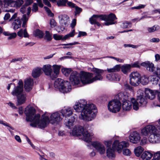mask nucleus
Here are the masks:
<instances>
[{
  "mask_svg": "<svg viewBox=\"0 0 160 160\" xmlns=\"http://www.w3.org/2000/svg\"><path fill=\"white\" fill-rule=\"evenodd\" d=\"M131 68V65L127 64H125L120 67L122 72L125 74H127L129 72Z\"/></svg>",
  "mask_w": 160,
  "mask_h": 160,
  "instance_id": "72a5a7b5",
  "label": "nucleus"
},
{
  "mask_svg": "<svg viewBox=\"0 0 160 160\" xmlns=\"http://www.w3.org/2000/svg\"><path fill=\"white\" fill-rule=\"evenodd\" d=\"M159 76L153 75L151 76L150 81L153 84H157L159 82Z\"/></svg>",
  "mask_w": 160,
  "mask_h": 160,
  "instance_id": "58836bf2",
  "label": "nucleus"
},
{
  "mask_svg": "<svg viewBox=\"0 0 160 160\" xmlns=\"http://www.w3.org/2000/svg\"><path fill=\"white\" fill-rule=\"evenodd\" d=\"M146 13V12H144L142 13V15H143V16L141 18V19L142 20L144 18H152V17L151 16H148L147 15H146L145 14Z\"/></svg>",
  "mask_w": 160,
  "mask_h": 160,
  "instance_id": "680f3d73",
  "label": "nucleus"
},
{
  "mask_svg": "<svg viewBox=\"0 0 160 160\" xmlns=\"http://www.w3.org/2000/svg\"><path fill=\"white\" fill-rule=\"evenodd\" d=\"M40 115L39 114L35 115L34 118H32V121L30 122H33L30 124V126L33 127H36L38 125L39 128L41 129L45 128L48 123L49 118L48 117L42 115L40 121Z\"/></svg>",
  "mask_w": 160,
  "mask_h": 160,
  "instance_id": "9d476101",
  "label": "nucleus"
},
{
  "mask_svg": "<svg viewBox=\"0 0 160 160\" xmlns=\"http://www.w3.org/2000/svg\"><path fill=\"white\" fill-rule=\"evenodd\" d=\"M152 160H160V151L154 153L153 158Z\"/></svg>",
  "mask_w": 160,
  "mask_h": 160,
  "instance_id": "09e8293b",
  "label": "nucleus"
},
{
  "mask_svg": "<svg viewBox=\"0 0 160 160\" xmlns=\"http://www.w3.org/2000/svg\"><path fill=\"white\" fill-rule=\"evenodd\" d=\"M36 110L32 107H28L25 109L24 113L26 116V120L27 122L32 121V118H34Z\"/></svg>",
  "mask_w": 160,
  "mask_h": 160,
  "instance_id": "f3484780",
  "label": "nucleus"
},
{
  "mask_svg": "<svg viewBox=\"0 0 160 160\" xmlns=\"http://www.w3.org/2000/svg\"><path fill=\"white\" fill-rule=\"evenodd\" d=\"M53 37L54 39L56 40H62V36L58 35L57 34H54L53 35Z\"/></svg>",
  "mask_w": 160,
  "mask_h": 160,
  "instance_id": "6e6d98bb",
  "label": "nucleus"
},
{
  "mask_svg": "<svg viewBox=\"0 0 160 160\" xmlns=\"http://www.w3.org/2000/svg\"><path fill=\"white\" fill-rule=\"evenodd\" d=\"M120 70V65L117 64L111 68H107V70L109 73H114L119 71Z\"/></svg>",
  "mask_w": 160,
  "mask_h": 160,
  "instance_id": "c9c22d12",
  "label": "nucleus"
},
{
  "mask_svg": "<svg viewBox=\"0 0 160 160\" xmlns=\"http://www.w3.org/2000/svg\"><path fill=\"white\" fill-rule=\"evenodd\" d=\"M131 67L133 68H140V66L139 62H135L134 63L132 64Z\"/></svg>",
  "mask_w": 160,
  "mask_h": 160,
  "instance_id": "338daca9",
  "label": "nucleus"
},
{
  "mask_svg": "<svg viewBox=\"0 0 160 160\" xmlns=\"http://www.w3.org/2000/svg\"><path fill=\"white\" fill-rule=\"evenodd\" d=\"M12 93L13 96L17 97L18 105L22 104L25 102L26 95L23 92V83L21 80L19 81L18 86H15Z\"/></svg>",
  "mask_w": 160,
  "mask_h": 160,
  "instance_id": "0eeeda50",
  "label": "nucleus"
},
{
  "mask_svg": "<svg viewBox=\"0 0 160 160\" xmlns=\"http://www.w3.org/2000/svg\"><path fill=\"white\" fill-rule=\"evenodd\" d=\"M44 116L48 117L49 118V121L52 124H58L62 121V117L60 111L52 113L50 116L49 118L48 116L43 114Z\"/></svg>",
  "mask_w": 160,
  "mask_h": 160,
  "instance_id": "4468645a",
  "label": "nucleus"
},
{
  "mask_svg": "<svg viewBox=\"0 0 160 160\" xmlns=\"http://www.w3.org/2000/svg\"><path fill=\"white\" fill-rule=\"evenodd\" d=\"M141 65L144 67L147 71L155 74L157 68L154 67V64L152 63L146 61L142 63Z\"/></svg>",
  "mask_w": 160,
  "mask_h": 160,
  "instance_id": "5701e85b",
  "label": "nucleus"
},
{
  "mask_svg": "<svg viewBox=\"0 0 160 160\" xmlns=\"http://www.w3.org/2000/svg\"><path fill=\"white\" fill-rule=\"evenodd\" d=\"M38 10V7L37 3H34L32 6V11L36 12Z\"/></svg>",
  "mask_w": 160,
  "mask_h": 160,
  "instance_id": "13d9d810",
  "label": "nucleus"
},
{
  "mask_svg": "<svg viewBox=\"0 0 160 160\" xmlns=\"http://www.w3.org/2000/svg\"><path fill=\"white\" fill-rule=\"evenodd\" d=\"M160 41V39L158 38H153L150 40V41L153 42H158Z\"/></svg>",
  "mask_w": 160,
  "mask_h": 160,
  "instance_id": "69168bd1",
  "label": "nucleus"
},
{
  "mask_svg": "<svg viewBox=\"0 0 160 160\" xmlns=\"http://www.w3.org/2000/svg\"><path fill=\"white\" fill-rule=\"evenodd\" d=\"M160 28V27L159 25H155L152 27H148L147 28V30L149 32L151 33L158 31L159 30Z\"/></svg>",
  "mask_w": 160,
  "mask_h": 160,
  "instance_id": "ea45409f",
  "label": "nucleus"
},
{
  "mask_svg": "<svg viewBox=\"0 0 160 160\" xmlns=\"http://www.w3.org/2000/svg\"><path fill=\"white\" fill-rule=\"evenodd\" d=\"M138 95L137 96L136 100L133 98L131 99L133 104V109L136 111L139 109V105L138 102H139L140 106L142 107L145 106L147 102L146 97L144 96V91L143 90L139 89L138 91Z\"/></svg>",
  "mask_w": 160,
  "mask_h": 160,
  "instance_id": "6e6552de",
  "label": "nucleus"
},
{
  "mask_svg": "<svg viewBox=\"0 0 160 160\" xmlns=\"http://www.w3.org/2000/svg\"><path fill=\"white\" fill-rule=\"evenodd\" d=\"M124 46L125 48L127 47H131L133 48H136L138 47L137 46L130 44H124Z\"/></svg>",
  "mask_w": 160,
  "mask_h": 160,
  "instance_id": "0e129e2a",
  "label": "nucleus"
},
{
  "mask_svg": "<svg viewBox=\"0 0 160 160\" xmlns=\"http://www.w3.org/2000/svg\"><path fill=\"white\" fill-rule=\"evenodd\" d=\"M22 0H17L16 1L12 0H5L3 1V3L5 7L8 6L13 7H19L23 3Z\"/></svg>",
  "mask_w": 160,
  "mask_h": 160,
  "instance_id": "6ab92c4d",
  "label": "nucleus"
},
{
  "mask_svg": "<svg viewBox=\"0 0 160 160\" xmlns=\"http://www.w3.org/2000/svg\"><path fill=\"white\" fill-rule=\"evenodd\" d=\"M80 75L76 71L71 72L69 78L70 81L73 85L78 84L80 82L79 78Z\"/></svg>",
  "mask_w": 160,
  "mask_h": 160,
  "instance_id": "aec40b11",
  "label": "nucleus"
},
{
  "mask_svg": "<svg viewBox=\"0 0 160 160\" xmlns=\"http://www.w3.org/2000/svg\"><path fill=\"white\" fill-rule=\"evenodd\" d=\"M94 18H99L101 20L105 21L106 22H105L104 24L106 26L113 24L117 22L115 21L117 19L115 15L112 13H110L108 15H93L91 18H90L89 21L92 24H95L99 26H100V24L97 21L96 19Z\"/></svg>",
  "mask_w": 160,
  "mask_h": 160,
  "instance_id": "7ed1b4c3",
  "label": "nucleus"
},
{
  "mask_svg": "<svg viewBox=\"0 0 160 160\" xmlns=\"http://www.w3.org/2000/svg\"><path fill=\"white\" fill-rule=\"evenodd\" d=\"M54 86L56 89L64 93L70 92L72 89L69 82L59 78L57 79L54 82Z\"/></svg>",
  "mask_w": 160,
  "mask_h": 160,
  "instance_id": "1a4fd4ad",
  "label": "nucleus"
},
{
  "mask_svg": "<svg viewBox=\"0 0 160 160\" xmlns=\"http://www.w3.org/2000/svg\"><path fill=\"white\" fill-rule=\"evenodd\" d=\"M72 111L71 108L67 107L64 108L60 111L62 116L65 118L64 124L69 129H71L73 125L74 122L77 118V115L75 114L70 118V116L72 114Z\"/></svg>",
  "mask_w": 160,
  "mask_h": 160,
  "instance_id": "20e7f679",
  "label": "nucleus"
},
{
  "mask_svg": "<svg viewBox=\"0 0 160 160\" xmlns=\"http://www.w3.org/2000/svg\"><path fill=\"white\" fill-rule=\"evenodd\" d=\"M153 125L154 127L158 130H160V118L158 119V121L154 123H152L151 124L146 125L145 127L142 128L141 130V133L142 135L147 136L149 135V136H150L151 133V132H148V134L147 133V131H148L147 128H149L150 126Z\"/></svg>",
  "mask_w": 160,
  "mask_h": 160,
  "instance_id": "dca6fc26",
  "label": "nucleus"
},
{
  "mask_svg": "<svg viewBox=\"0 0 160 160\" xmlns=\"http://www.w3.org/2000/svg\"><path fill=\"white\" fill-rule=\"evenodd\" d=\"M17 13H15L9 20V21H13L12 24V26L14 30L20 28L22 21L21 18L20 19L19 17L17 18Z\"/></svg>",
  "mask_w": 160,
  "mask_h": 160,
  "instance_id": "a211bd4d",
  "label": "nucleus"
},
{
  "mask_svg": "<svg viewBox=\"0 0 160 160\" xmlns=\"http://www.w3.org/2000/svg\"><path fill=\"white\" fill-rule=\"evenodd\" d=\"M18 35L19 37H23V36L25 38H28L29 35L27 31L26 28H25L24 30L22 29H20L18 32Z\"/></svg>",
  "mask_w": 160,
  "mask_h": 160,
  "instance_id": "4c0bfd02",
  "label": "nucleus"
},
{
  "mask_svg": "<svg viewBox=\"0 0 160 160\" xmlns=\"http://www.w3.org/2000/svg\"><path fill=\"white\" fill-rule=\"evenodd\" d=\"M144 92L146 98L151 100L154 98L156 94L158 92L156 90H153L148 88H145Z\"/></svg>",
  "mask_w": 160,
  "mask_h": 160,
  "instance_id": "b1692460",
  "label": "nucleus"
},
{
  "mask_svg": "<svg viewBox=\"0 0 160 160\" xmlns=\"http://www.w3.org/2000/svg\"><path fill=\"white\" fill-rule=\"evenodd\" d=\"M143 151V148L140 146H139L134 149V152L135 155L139 157L141 155Z\"/></svg>",
  "mask_w": 160,
  "mask_h": 160,
  "instance_id": "e433bc0d",
  "label": "nucleus"
},
{
  "mask_svg": "<svg viewBox=\"0 0 160 160\" xmlns=\"http://www.w3.org/2000/svg\"><path fill=\"white\" fill-rule=\"evenodd\" d=\"M50 24L51 28L55 27L57 25V23L53 19H51L50 20Z\"/></svg>",
  "mask_w": 160,
  "mask_h": 160,
  "instance_id": "603ef678",
  "label": "nucleus"
},
{
  "mask_svg": "<svg viewBox=\"0 0 160 160\" xmlns=\"http://www.w3.org/2000/svg\"><path fill=\"white\" fill-rule=\"evenodd\" d=\"M112 141L111 140L105 141H104L103 143L107 147H108V148H110L109 147L111 146L112 144Z\"/></svg>",
  "mask_w": 160,
  "mask_h": 160,
  "instance_id": "4d7b16f0",
  "label": "nucleus"
},
{
  "mask_svg": "<svg viewBox=\"0 0 160 160\" xmlns=\"http://www.w3.org/2000/svg\"><path fill=\"white\" fill-rule=\"evenodd\" d=\"M71 133L74 136H81V138L87 142L91 141L93 135L92 133L89 132L87 129L80 126H75Z\"/></svg>",
  "mask_w": 160,
  "mask_h": 160,
  "instance_id": "423d86ee",
  "label": "nucleus"
},
{
  "mask_svg": "<svg viewBox=\"0 0 160 160\" xmlns=\"http://www.w3.org/2000/svg\"><path fill=\"white\" fill-rule=\"evenodd\" d=\"M0 124H2L4 126L8 127V129L9 130V132H10V133H12V131L10 130V129H11L12 130H14V128L10 126L8 123H7L6 122H4L3 121L1 120H0Z\"/></svg>",
  "mask_w": 160,
  "mask_h": 160,
  "instance_id": "a18cd8bd",
  "label": "nucleus"
},
{
  "mask_svg": "<svg viewBox=\"0 0 160 160\" xmlns=\"http://www.w3.org/2000/svg\"><path fill=\"white\" fill-rule=\"evenodd\" d=\"M95 76L93 77V74L92 73L86 72L83 71L81 72L80 77V82L83 84H87L91 83L97 80H102L103 77L102 74L105 70L100 69L97 68L93 69Z\"/></svg>",
  "mask_w": 160,
  "mask_h": 160,
  "instance_id": "f03ea898",
  "label": "nucleus"
},
{
  "mask_svg": "<svg viewBox=\"0 0 160 160\" xmlns=\"http://www.w3.org/2000/svg\"><path fill=\"white\" fill-rule=\"evenodd\" d=\"M106 78L108 80L111 81H118L120 79V76L118 73H111L108 74Z\"/></svg>",
  "mask_w": 160,
  "mask_h": 160,
  "instance_id": "c756f323",
  "label": "nucleus"
},
{
  "mask_svg": "<svg viewBox=\"0 0 160 160\" xmlns=\"http://www.w3.org/2000/svg\"><path fill=\"white\" fill-rule=\"evenodd\" d=\"M67 4L68 5V6L71 8H74L76 6V5L75 4L71 2L68 1V0L67 2Z\"/></svg>",
  "mask_w": 160,
  "mask_h": 160,
  "instance_id": "5fc2aeb1",
  "label": "nucleus"
},
{
  "mask_svg": "<svg viewBox=\"0 0 160 160\" xmlns=\"http://www.w3.org/2000/svg\"><path fill=\"white\" fill-rule=\"evenodd\" d=\"M60 23L62 25L65 26L68 25V22L69 21V17L66 15H61L59 16Z\"/></svg>",
  "mask_w": 160,
  "mask_h": 160,
  "instance_id": "7c9ffc66",
  "label": "nucleus"
},
{
  "mask_svg": "<svg viewBox=\"0 0 160 160\" xmlns=\"http://www.w3.org/2000/svg\"><path fill=\"white\" fill-rule=\"evenodd\" d=\"M61 66L57 65H53L52 66L53 72L52 71V74L51 76V79L53 80L57 78L58 76Z\"/></svg>",
  "mask_w": 160,
  "mask_h": 160,
  "instance_id": "bb28decb",
  "label": "nucleus"
},
{
  "mask_svg": "<svg viewBox=\"0 0 160 160\" xmlns=\"http://www.w3.org/2000/svg\"><path fill=\"white\" fill-rule=\"evenodd\" d=\"M73 108L76 112L81 113L80 119L86 122L93 120L97 112L96 106L92 103L87 104L86 100L84 99L76 102Z\"/></svg>",
  "mask_w": 160,
  "mask_h": 160,
  "instance_id": "f257e3e1",
  "label": "nucleus"
},
{
  "mask_svg": "<svg viewBox=\"0 0 160 160\" xmlns=\"http://www.w3.org/2000/svg\"><path fill=\"white\" fill-rule=\"evenodd\" d=\"M68 0H57V4L58 7H65L66 6Z\"/></svg>",
  "mask_w": 160,
  "mask_h": 160,
  "instance_id": "c03bdc74",
  "label": "nucleus"
},
{
  "mask_svg": "<svg viewBox=\"0 0 160 160\" xmlns=\"http://www.w3.org/2000/svg\"><path fill=\"white\" fill-rule=\"evenodd\" d=\"M92 145L100 154L105 153L106 149L102 144L98 142H94L92 143Z\"/></svg>",
  "mask_w": 160,
  "mask_h": 160,
  "instance_id": "412c9836",
  "label": "nucleus"
},
{
  "mask_svg": "<svg viewBox=\"0 0 160 160\" xmlns=\"http://www.w3.org/2000/svg\"><path fill=\"white\" fill-rule=\"evenodd\" d=\"M141 76L138 72L137 71L132 72L129 76L130 84L134 87L138 86L139 85Z\"/></svg>",
  "mask_w": 160,
  "mask_h": 160,
  "instance_id": "2eb2a0df",
  "label": "nucleus"
},
{
  "mask_svg": "<svg viewBox=\"0 0 160 160\" xmlns=\"http://www.w3.org/2000/svg\"><path fill=\"white\" fill-rule=\"evenodd\" d=\"M42 70L46 75L49 76L51 78V75L52 74L51 65L49 64L45 65L42 68Z\"/></svg>",
  "mask_w": 160,
  "mask_h": 160,
  "instance_id": "cd10ccee",
  "label": "nucleus"
},
{
  "mask_svg": "<svg viewBox=\"0 0 160 160\" xmlns=\"http://www.w3.org/2000/svg\"><path fill=\"white\" fill-rule=\"evenodd\" d=\"M75 8V11H74L75 15L76 16L77 15H79V14L82 11V9L77 6L74 8Z\"/></svg>",
  "mask_w": 160,
  "mask_h": 160,
  "instance_id": "de8ad7c7",
  "label": "nucleus"
},
{
  "mask_svg": "<svg viewBox=\"0 0 160 160\" xmlns=\"http://www.w3.org/2000/svg\"><path fill=\"white\" fill-rule=\"evenodd\" d=\"M62 71L66 76L68 77L71 72V69L64 68L62 69Z\"/></svg>",
  "mask_w": 160,
  "mask_h": 160,
  "instance_id": "49530a36",
  "label": "nucleus"
},
{
  "mask_svg": "<svg viewBox=\"0 0 160 160\" xmlns=\"http://www.w3.org/2000/svg\"><path fill=\"white\" fill-rule=\"evenodd\" d=\"M34 82L33 80L31 78H27L24 81V88L27 92H29L32 88Z\"/></svg>",
  "mask_w": 160,
  "mask_h": 160,
  "instance_id": "a878e982",
  "label": "nucleus"
},
{
  "mask_svg": "<svg viewBox=\"0 0 160 160\" xmlns=\"http://www.w3.org/2000/svg\"><path fill=\"white\" fill-rule=\"evenodd\" d=\"M22 58H16L12 59L11 61V62H15L17 61H22Z\"/></svg>",
  "mask_w": 160,
  "mask_h": 160,
  "instance_id": "052dcab7",
  "label": "nucleus"
},
{
  "mask_svg": "<svg viewBox=\"0 0 160 160\" xmlns=\"http://www.w3.org/2000/svg\"><path fill=\"white\" fill-rule=\"evenodd\" d=\"M153 156V154L149 151H145L141 155V158L143 160L150 159Z\"/></svg>",
  "mask_w": 160,
  "mask_h": 160,
  "instance_id": "f704fd0d",
  "label": "nucleus"
},
{
  "mask_svg": "<svg viewBox=\"0 0 160 160\" xmlns=\"http://www.w3.org/2000/svg\"><path fill=\"white\" fill-rule=\"evenodd\" d=\"M31 11V8L26 5H23L20 9V12L23 14L26 12L27 14H24L21 18L22 22V27L24 28L26 27V24L30 17Z\"/></svg>",
  "mask_w": 160,
  "mask_h": 160,
  "instance_id": "f8f14e48",
  "label": "nucleus"
},
{
  "mask_svg": "<svg viewBox=\"0 0 160 160\" xmlns=\"http://www.w3.org/2000/svg\"><path fill=\"white\" fill-rule=\"evenodd\" d=\"M145 6L146 5L140 4L138 6L131 7L130 8V9L132 10H133L134 9H140L144 8Z\"/></svg>",
  "mask_w": 160,
  "mask_h": 160,
  "instance_id": "8fccbe9b",
  "label": "nucleus"
},
{
  "mask_svg": "<svg viewBox=\"0 0 160 160\" xmlns=\"http://www.w3.org/2000/svg\"><path fill=\"white\" fill-rule=\"evenodd\" d=\"M87 35V33L86 32L82 31H79L78 32V34L77 36L78 38L80 37L81 36H84Z\"/></svg>",
  "mask_w": 160,
  "mask_h": 160,
  "instance_id": "e2e57ef3",
  "label": "nucleus"
},
{
  "mask_svg": "<svg viewBox=\"0 0 160 160\" xmlns=\"http://www.w3.org/2000/svg\"><path fill=\"white\" fill-rule=\"evenodd\" d=\"M44 38L47 41H50L52 39V34L49 31H46L45 32Z\"/></svg>",
  "mask_w": 160,
  "mask_h": 160,
  "instance_id": "37998d69",
  "label": "nucleus"
},
{
  "mask_svg": "<svg viewBox=\"0 0 160 160\" xmlns=\"http://www.w3.org/2000/svg\"><path fill=\"white\" fill-rule=\"evenodd\" d=\"M108 58H112L113 59H115V60H116L118 62H119L120 63H123L124 62V60L123 59H120L119 58H115V57H112V56H109L108 57Z\"/></svg>",
  "mask_w": 160,
  "mask_h": 160,
  "instance_id": "bf43d9fd",
  "label": "nucleus"
},
{
  "mask_svg": "<svg viewBox=\"0 0 160 160\" xmlns=\"http://www.w3.org/2000/svg\"><path fill=\"white\" fill-rule=\"evenodd\" d=\"M129 145V143L127 141H122L120 142L118 140H115L112 144L113 149L108 148L107 149V156L108 158H111L115 157V155L114 150H116L119 153L121 152L122 148L128 147Z\"/></svg>",
  "mask_w": 160,
  "mask_h": 160,
  "instance_id": "39448f33",
  "label": "nucleus"
},
{
  "mask_svg": "<svg viewBox=\"0 0 160 160\" xmlns=\"http://www.w3.org/2000/svg\"><path fill=\"white\" fill-rule=\"evenodd\" d=\"M121 102L119 101L114 99L110 101L108 104V108L109 111L114 113L119 111L121 108Z\"/></svg>",
  "mask_w": 160,
  "mask_h": 160,
  "instance_id": "ddd939ff",
  "label": "nucleus"
},
{
  "mask_svg": "<svg viewBox=\"0 0 160 160\" xmlns=\"http://www.w3.org/2000/svg\"><path fill=\"white\" fill-rule=\"evenodd\" d=\"M129 138L130 142L134 144L138 143L141 139L140 135L136 131L132 132L129 136Z\"/></svg>",
  "mask_w": 160,
  "mask_h": 160,
  "instance_id": "4be33fe9",
  "label": "nucleus"
},
{
  "mask_svg": "<svg viewBox=\"0 0 160 160\" xmlns=\"http://www.w3.org/2000/svg\"><path fill=\"white\" fill-rule=\"evenodd\" d=\"M45 10L46 12H47L48 15L50 16L51 17H53L54 16V14L53 13H52L50 9L47 7L45 6L44 7Z\"/></svg>",
  "mask_w": 160,
  "mask_h": 160,
  "instance_id": "3c124183",
  "label": "nucleus"
},
{
  "mask_svg": "<svg viewBox=\"0 0 160 160\" xmlns=\"http://www.w3.org/2000/svg\"><path fill=\"white\" fill-rule=\"evenodd\" d=\"M154 74L160 77V68L157 67L156 68Z\"/></svg>",
  "mask_w": 160,
  "mask_h": 160,
  "instance_id": "774afa93",
  "label": "nucleus"
},
{
  "mask_svg": "<svg viewBox=\"0 0 160 160\" xmlns=\"http://www.w3.org/2000/svg\"><path fill=\"white\" fill-rule=\"evenodd\" d=\"M147 128V133L151 132V134L148 138L149 141L152 143H160V133L154 126H150ZM147 134L148 133H147Z\"/></svg>",
  "mask_w": 160,
  "mask_h": 160,
  "instance_id": "9b49d317",
  "label": "nucleus"
},
{
  "mask_svg": "<svg viewBox=\"0 0 160 160\" xmlns=\"http://www.w3.org/2000/svg\"><path fill=\"white\" fill-rule=\"evenodd\" d=\"M149 77L147 75H144L141 76L139 80V84L141 83L143 85H147L149 83Z\"/></svg>",
  "mask_w": 160,
  "mask_h": 160,
  "instance_id": "2f4dec72",
  "label": "nucleus"
},
{
  "mask_svg": "<svg viewBox=\"0 0 160 160\" xmlns=\"http://www.w3.org/2000/svg\"><path fill=\"white\" fill-rule=\"evenodd\" d=\"M131 98H129L128 100H125L122 102V107L124 110L129 111L132 108V105L133 104L131 100Z\"/></svg>",
  "mask_w": 160,
  "mask_h": 160,
  "instance_id": "c85d7f7f",
  "label": "nucleus"
},
{
  "mask_svg": "<svg viewBox=\"0 0 160 160\" xmlns=\"http://www.w3.org/2000/svg\"><path fill=\"white\" fill-rule=\"evenodd\" d=\"M123 153L126 156H130L131 154L130 151L128 149L126 148L123 150Z\"/></svg>",
  "mask_w": 160,
  "mask_h": 160,
  "instance_id": "864d4df0",
  "label": "nucleus"
},
{
  "mask_svg": "<svg viewBox=\"0 0 160 160\" xmlns=\"http://www.w3.org/2000/svg\"><path fill=\"white\" fill-rule=\"evenodd\" d=\"M132 24L131 22L125 21L121 23L120 26L121 28H129L132 27Z\"/></svg>",
  "mask_w": 160,
  "mask_h": 160,
  "instance_id": "a19ab883",
  "label": "nucleus"
},
{
  "mask_svg": "<svg viewBox=\"0 0 160 160\" xmlns=\"http://www.w3.org/2000/svg\"><path fill=\"white\" fill-rule=\"evenodd\" d=\"M34 34L35 36L38 37L40 38H42L44 35L42 31L38 29H37L34 31Z\"/></svg>",
  "mask_w": 160,
  "mask_h": 160,
  "instance_id": "79ce46f5",
  "label": "nucleus"
},
{
  "mask_svg": "<svg viewBox=\"0 0 160 160\" xmlns=\"http://www.w3.org/2000/svg\"><path fill=\"white\" fill-rule=\"evenodd\" d=\"M130 97L128 96L126 92H120L117 94L115 97L114 99L122 102L126 100H128Z\"/></svg>",
  "mask_w": 160,
  "mask_h": 160,
  "instance_id": "393cba45",
  "label": "nucleus"
},
{
  "mask_svg": "<svg viewBox=\"0 0 160 160\" xmlns=\"http://www.w3.org/2000/svg\"><path fill=\"white\" fill-rule=\"evenodd\" d=\"M42 68H41L37 67L34 69L32 73V76L34 78H37L41 75L42 72Z\"/></svg>",
  "mask_w": 160,
  "mask_h": 160,
  "instance_id": "473e14b6",
  "label": "nucleus"
}]
</instances>
